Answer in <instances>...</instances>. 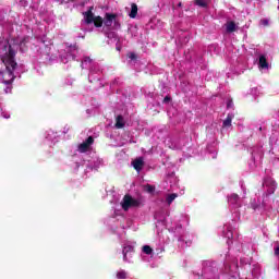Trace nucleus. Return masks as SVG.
I'll return each instance as SVG.
<instances>
[{
	"instance_id": "nucleus-1",
	"label": "nucleus",
	"mask_w": 279,
	"mask_h": 279,
	"mask_svg": "<svg viewBox=\"0 0 279 279\" xmlns=\"http://www.w3.org/2000/svg\"><path fill=\"white\" fill-rule=\"evenodd\" d=\"M16 49L9 40L4 43L2 46V52L0 54V60L2 64H4L5 70L0 71V82L5 84L7 86H12L16 76L14 75V71H16L19 63H16Z\"/></svg>"
},
{
	"instance_id": "nucleus-2",
	"label": "nucleus",
	"mask_w": 279,
	"mask_h": 279,
	"mask_svg": "<svg viewBox=\"0 0 279 279\" xmlns=\"http://www.w3.org/2000/svg\"><path fill=\"white\" fill-rule=\"evenodd\" d=\"M122 209L128 213L130 208H138L141 206V202L132 197V195L125 194L121 202Z\"/></svg>"
},
{
	"instance_id": "nucleus-3",
	"label": "nucleus",
	"mask_w": 279,
	"mask_h": 279,
	"mask_svg": "<svg viewBox=\"0 0 279 279\" xmlns=\"http://www.w3.org/2000/svg\"><path fill=\"white\" fill-rule=\"evenodd\" d=\"M93 143H95V138L93 136H88L86 141L78 145V151H81V154H86V151L90 149V145H93Z\"/></svg>"
},
{
	"instance_id": "nucleus-4",
	"label": "nucleus",
	"mask_w": 279,
	"mask_h": 279,
	"mask_svg": "<svg viewBox=\"0 0 279 279\" xmlns=\"http://www.w3.org/2000/svg\"><path fill=\"white\" fill-rule=\"evenodd\" d=\"M117 20V14L114 13H106L105 14V20H102V23L105 27H112V24Z\"/></svg>"
},
{
	"instance_id": "nucleus-5",
	"label": "nucleus",
	"mask_w": 279,
	"mask_h": 279,
	"mask_svg": "<svg viewBox=\"0 0 279 279\" xmlns=\"http://www.w3.org/2000/svg\"><path fill=\"white\" fill-rule=\"evenodd\" d=\"M132 167L137 171V173H141L143 171V167H145V160L143 157H138L135 160L131 162Z\"/></svg>"
},
{
	"instance_id": "nucleus-6",
	"label": "nucleus",
	"mask_w": 279,
	"mask_h": 279,
	"mask_svg": "<svg viewBox=\"0 0 279 279\" xmlns=\"http://www.w3.org/2000/svg\"><path fill=\"white\" fill-rule=\"evenodd\" d=\"M85 16V23L86 25H90V23H94L96 16L95 13H93V7L89 8L88 11H86L85 13H83Z\"/></svg>"
},
{
	"instance_id": "nucleus-7",
	"label": "nucleus",
	"mask_w": 279,
	"mask_h": 279,
	"mask_svg": "<svg viewBox=\"0 0 279 279\" xmlns=\"http://www.w3.org/2000/svg\"><path fill=\"white\" fill-rule=\"evenodd\" d=\"M116 128H117V130H121V129L125 128V121L123 120V116L119 114L116 118Z\"/></svg>"
},
{
	"instance_id": "nucleus-8",
	"label": "nucleus",
	"mask_w": 279,
	"mask_h": 279,
	"mask_svg": "<svg viewBox=\"0 0 279 279\" xmlns=\"http://www.w3.org/2000/svg\"><path fill=\"white\" fill-rule=\"evenodd\" d=\"M136 14H138V5H136V3H132L129 16L130 19H136Z\"/></svg>"
},
{
	"instance_id": "nucleus-9",
	"label": "nucleus",
	"mask_w": 279,
	"mask_h": 279,
	"mask_svg": "<svg viewBox=\"0 0 279 279\" xmlns=\"http://www.w3.org/2000/svg\"><path fill=\"white\" fill-rule=\"evenodd\" d=\"M259 68L269 69V63L267 62V58L265 56L259 57Z\"/></svg>"
},
{
	"instance_id": "nucleus-10",
	"label": "nucleus",
	"mask_w": 279,
	"mask_h": 279,
	"mask_svg": "<svg viewBox=\"0 0 279 279\" xmlns=\"http://www.w3.org/2000/svg\"><path fill=\"white\" fill-rule=\"evenodd\" d=\"M227 32L228 34H232V32H236V23L233 21L227 23Z\"/></svg>"
},
{
	"instance_id": "nucleus-11",
	"label": "nucleus",
	"mask_w": 279,
	"mask_h": 279,
	"mask_svg": "<svg viewBox=\"0 0 279 279\" xmlns=\"http://www.w3.org/2000/svg\"><path fill=\"white\" fill-rule=\"evenodd\" d=\"M93 23L95 27H104V17L98 15L94 19Z\"/></svg>"
},
{
	"instance_id": "nucleus-12",
	"label": "nucleus",
	"mask_w": 279,
	"mask_h": 279,
	"mask_svg": "<svg viewBox=\"0 0 279 279\" xmlns=\"http://www.w3.org/2000/svg\"><path fill=\"white\" fill-rule=\"evenodd\" d=\"M129 252H134V246L128 245L123 248V260H128V254Z\"/></svg>"
},
{
	"instance_id": "nucleus-13",
	"label": "nucleus",
	"mask_w": 279,
	"mask_h": 279,
	"mask_svg": "<svg viewBox=\"0 0 279 279\" xmlns=\"http://www.w3.org/2000/svg\"><path fill=\"white\" fill-rule=\"evenodd\" d=\"M223 128H231L232 126V116L228 114L226 120L222 122Z\"/></svg>"
},
{
	"instance_id": "nucleus-14",
	"label": "nucleus",
	"mask_w": 279,
	"mask_h": 279,
	"mask_svg": "<svg viewBox=\"0 0 279 279\" xmlns=\"http://www.w3.org/2000/svg\"><path fill=\"white\" fill-rule=\"evenodd\" d=\"M178 197V194L172 193L169 194L166 198L167 204L170 206V204H173V201Z\"/></svg>"
},
{
	"instance_id": "nucleus-15",
	"label": "nucleus",
	"mask_w": 279,
	"mask_h": 279,
	"mask_svg": "<svg viewBox=\"0 0 279 279\" xmlns=\"http://www.w3.org/2000/svg\"><path fill=\"white\" fill-rule=\"evenodd\" d=\"M142 252H144V254H147L149 256L150 254H154V248H151V246L149 245H144L142 248Z\"/></svg>"
},
{
	"instance_id": "nucleus-16",
	"label": "nucleus",
	"mask_w": 279,
	"mask_h": 279,
	"mask_svg": "<svg viewBox=\"0 0 279 279\" xmlns=\"http://www.w3.org/2000/svg\"><path fill=\"white\" fill-rule=\"evenodd\" d=\"M195 4L199 8H208V3H206V0H195Z\"/></svg>"
},
{
	"instance_id": "nucleus-17",
	"label": "nucleus",
	"mask_w": 279,
	"mask_h": 279,
	"mask_svg": "<svg viewBox=\"0 0 279 279\" xmlns=\"http://www.w3.org/2000/svg\"><path fill=\"white\" fill-rule=\"evenodd\" d=\"M229 202L230 204H238L239 202V196L236 194H232L230 197H229Z\"/></svg>"
},
{
	"instance_id": "nucleus-18",
	"label": "nucleus",
	"mask_w": 279,
	"mask_h": 279,
	"mask_svg": "<svg viewBox=\"0 0 279 279\" xmlns=\"http://www.w3.org/2000/svg\"><path fill=\"white\" fill-rule=\"evenodd\" d=\"M145 191H146V193H154V191H156V186H154L151 184H146Z\"/></svg>"
},
{
	"instance_id": "nucleus-19",
	"label": "nucleus",
	"mask_w": 279,
	"mask_h": 279,
	"mask_svg": "<svg viewBox=\"0 0 279 279\" xmlns=\"http://www.w3.org/2000/svg\"><path fill=\"white\" fill-rule=\"evenodd\" d=\"M117 278H118V279H125V278H128V274H126L124 270L119 271V272L117 274Z\"/></svg>"
},
{
	"instance_id": "nucleus-20",
	"label": "nucleus",
	"mask_w": 279,
	"mask_h": 279,
	"mask_svg": "<svg viewBox=\"0 0 279 279\" xmlns=\"http://www.w3.org/2000/svg\"><path fill=\"white\" fill-rule=\"evenodd\" d=\"M169 101H171V96H166V97L163 98L162 104H169Z\"/></svg>"
},
{
	"instance_id": "nucleus-21",
	"label": "nucleus",
	"mask_w": 279,
	"mask_h": 279,
	"mask_svg": "<svg viewBox=\"0 0 279 279\" xmlns=\"http://www.w3.org/2000/svg\"><path fill=\"white\" fill-rule=\"evenodd\" d=\"M129 58H130V60H136V53L131 52V53L129 54Z\"/></svg>"
},
{
	"instance_id": "nucleus-22",
	"label": "nucleus",
	"mask_w": 279,
	"mask_h": 279,
	"mask_svg": "<svg viewBox=\"0 0 279 279\" xmlns=\"http://www.w3.org/2000/svg\"><path fill=\"white\" fill-rule=\"evenodd\" d=\"M262 24L267 27V25H269V20H262Z\"/></svg>"
},
{
	"instance_id": "nucleus-23",
	"label": "nucleus",
	"mask_w": 279,
	"mask_h": 279,
	"mask_svg": "<svg viewBox=\"0 0 279 279\" xmlns=\"http://www.w3.org/2000/svg\"><path fill=\"white\" fill-rule=\"evenodd\" d=\"M275 256H279V245L275 248Z\"/></svg>"
},
{
	"instance_id": "nucleus-24",
	"label": "nucleus",
	"mask_w": 279,
	"mask_h": 279,
	"mask_svg": "<svg viewBox=\"0 0 279 279\" xmlns=\"http://www.w3.org/2000/svg\"><path fill=\"white\" fill-rule=\"evenodd\" d=\"M116 27H121V24H119V22H117V20L113 21Z\"/></svg>"
},
{
	"instance_id": "nucleus-25",
	"label": "nucleus",
	"mask_w": 279,
	"mask_h": 279,
	"mask_svg": "<svg viewBox=\"0 0 279 279\" xmlns=\"http://www.w3.org/2000/svg\"><path fill=\"white\" fill-rule=\"evenodd\" d=\"M227 108H232V100L227 104Z\"/></svg>"
},
{
	"instance_id": "nucleus-26",
	"label": "nucleus",
	"mask_w": 279,
	"mask_h": 279,
	"mask_svg": "<svg viewBox=\"0 0 279 279\" xmlns=\"http://www.w3.org/2000/svg\"><path fill=\"white\" fill-rule=\"evenodd\" d=\"M227 236H228V239H232V231H229Z\"/></svg>"
},
{
	"instance_id": "nucleus-27",
	"label": "nucleus",
	"mask_w": 279,
	"mask_h": 279,
	"mask_svg": "<svg viewBox=\"0 0 279 279\" xmlns=\"http://www.w3.org/2000/svg\"><path fill=\"white\" fill-rule=\"evenodd\" d=\"M5 93H12V87H7Z\"/></svg>"
},
{
	"instance_id": "nucleus-28",
	"label": "nucleus",
	"mask_w": 279,
	"mask_h": 279,
	"mask_svg": "<svg viewBox=\"0 0 279 279\" xmlns=\"http://www.w3.org/2000/svg\"><path fill=\"white\" fill-rule=\"evenodd\" d=\"M177 8H182V2H179V3L177 4Z\"/></svg>"
},
{
	"instance_id": "nucleus-29",
	"label": "nucleus",
	"mask_w": 279,
	"mask_h": 279,
	"mask_svg": "<svg viewBox=\"0 0 279 279\" xmlns=\"http://www.w3.org/2000/svg\"><path fill=\"white\" fill-rule=\"evenodd\" d=\"M263 131V128H259V132Z\"/></svg>"
}]
</instances>
